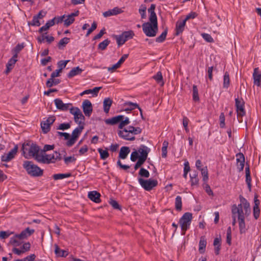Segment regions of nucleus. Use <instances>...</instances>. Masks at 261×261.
Listing matches in <instances>:
<instances>
[{
    "instance_id": "nucleus-1",
    "label": "nucleus",
    "mask_w": 261,
    "mask_h": 261,
    "mask_svg": "<svg viewBox=\"0 0 261 261\" xmlns=\"http://www.w3.org/2000/svg\"><path fill=\"white\" fill-rule=\"evenodd\" d=\"M239 199L240 203L238 205L233 204L231 206L232 224L234 225L237 219L240 232L244 233L247 230L245 218L250 215L251 209L250 203L243 196L240 195Z\"/></svg>"
},
{
    "instance_id": "nucleus-2",
    "label": "nucleus",
    "mask_w": 261,
    "mask_h": 261,
    "mask_svg": "<svg viewBox=\"0 0 261 261\" xmlns=\"http://www.w3.org/2000/svg\"><path fill=\"white\" fill-rule=\"evenodd\" d=\"M142 132V129L139 127H135L129 126L122 130L118 131V135L119 137L125 140L134 141L135 140V135L140 134Z\"/></svg>"
},
{
    "instance_id": "nucleus-3",
    "label": "nucleus",
    "mask_w": 261,
    "mask_h": 261,
    "mask_svg": "<svg viewBox=\"0 0 261 261\" xmlns=\"http://www.w3.org/2000/svg\"><path fill=\"white\" fill-rule=\"evenodd\" d=\"M23 167L25 169L27 173L31 176L38 177L43 175V170L37 165H35L32 161H24L23 164Z\"/></svg>"
},
{
    "instance_id": "nucleus-4",
    "label": "nucleus",
    "mask_w": 261,
    "mask_h": 261,
    "mask_svg": "<svg viewBox=\"0 0 261 261\" xmlns=\"http://www.w3.org/2000/svg\"><path fill=\"white\" fill-rule=\"evenodd\" d=\"M22 150L25 158L33 157L40 151V147L36 144L32 142L24 143L22 146Z\"/></svg>"
},
{
    "instance_id": "nucleus-5",
    "label": "nucleus",
    "mask_w": 261,
    "mask_h": 261,
    "mask_svg": "<svg viewBox=\"0 0 261 261\" xmlns=\"http://www.w3.org/2000/svg\"><path fill=\"white\" fill-rule=\"evenodd\" d=\"M142 29L144 34L148 37L155 36L158 31V20L150 21L142 24Z\"/></svg>"
},
{
    "instance_id": "nucleus-6",
    "label": "nucleus",
    "mask_w": 261,
    "mask_h": 261,
    "mask_svg": "<svg viewBox=\"0 0 261 261\" xmlns=\"http://www.w3.org/2000/svg\"><path fill=\"white\" fill-rule=\"evenodd\" d=\"M135 36L134 32L132 30L123 32L121 35H113V37L116 40L119 46L123 45L126 41L132 39Z\"/></svg>"
},
{
    "instance_id": "nucleus-7",
    "label": "nucleus",
    "mask_w": 261,
    "mask_h": 261,
    "mask_svg": "<svg viewBox=\"0 0 261 261\" xmlns=\"http://www.w3.org/2000/svg\"><path fill=\"white\" fill-rule=\"evenodd\" d=\"M192 219V214L189 212L185 213L179 220V224L184 235L186 230L189 228Z\"/></svg>"
},
{
    "instance_id": "nucleus-8",
    "label": "nucleus",
    "mask_w": 261,
    "mask_h": 261,
    "mask_svg": "<svg viewBox=\"0 0 261 261\" xmlns=\"http://www.w3.org/2000/svg\"><path fill=\"white\" fill-rule=\"evenodd\" d=\"M138 181L140 185L146 191H150L154 187L158 185V181L156 179H144L142 178L138 179Z\"/></svg>"
},
{
    "instance_id": "nucleus-9",
    "label": "nucleus",
    "mask_w": 261,
    "mask_h": 261,
    "mask_svg": "<svg viewBox=\"0 0 261 261\" xmlns=\"http://www.w3.org/2000/svg\"><path fill=\"white\" fill-rule=\"evenodd\" d=\"M84 129V125H79V127L75 128L71 135V138L66 142L67 146H72L76 142L77 138L81 134L83 129Z\"/></svg>"
},
{
    "instance_id": "nucleus-10",
    "label": "nucleus",
    "mask_w": 261,
    "mask_h": 261,
    "mask_svg": "<svg viewBox=\"0 0 261 261\" xmlns=\"http://www.w3.org/2000/svg\"><path fill=\"white\" fill-rule=\"evenodd\" d=\"M235 106L238 116H243L245 114L244 110V101L241 98L238 97L235 98Z\"/></svg>"
},
{
    "instance_id": "nucleus-11",
    "label": "nucleus",
    "mask_w": 261,
    "mask_h": 261,
    "mask_svg": "<svg viewBox=\"0 0 261 261\" xmlns=\"http://www.w3.org/2000/svg\"><path fill=\"white\" fill-rule=\"evenodd\" d=\"M82 108L85 115L89 117L93 111L92 105L90 100L88 99L84 100L82 103Z\"/></svg>"
},
{
    "instance_id": "nucleus-12",
    "label": "nucleus",
    "mask_w": 261,
    "mask_h": 261,
    "mask_svg": "<svg viewBox=\"0 0 261 261\" xmlns=\"http://www.w3.org/2000/svg\"><path fill=\"white\" fill-rule=\"evenodd\" d=\"M257 198V195H255L254 197V205L253 207V217L255 220H257L260 215V209L259 207L260 201Z\"/></svg>"
},
{
    "instance_id": "nucleus-13",
    "label": "nucleus",
    "mask_w": 261,
    "mask_h": 261,
    "mask_svg": "<svg viewBox=\"0 0 261 261\" xmlns=\"http://www.w3.org/2000/svg\"><path fill=\"white\" fill-rule=\"evenodd\" d=\"M18 147L15 146L7 154H5L1 157L3 162H9L13 159L17 152Z\"/></svg>"
},
{
    "instance_id": "nucleus-14",
    "label": "nucleus",
    "mask_w": 261,
    "mask_h": 261,
    "mask_svg": "<svg viewBox=\"0 0 261 261\" xmlns=\"http://www.w3.org/2000/svg\"><path fill=\"white\" fill-rule=\"evenodd\" d=\"M34 232V229H30L29 227H27L24 230L22 231L20 233L16 234L15 238H17L19 240H23L31 236Z\"/></svg>"
},
{
    "instance_id": "nucleus-15",
    "label": "nucleus",
    "mask_w": 261,
    "mask_h": 261,
    "mask_svg": "<svg viewBox=\"0 0 261 261\" xmlns=\"http://www.w3.org/2000/svg\"><path fill=\"white\" fill-rule=\"evenodd\" d=\"M55 104L57 108L62 111H67L69 109V107L71 106V103H64L63 101L57 98L54 100Z\"/></svg>"
},
{
    "instance_id": "nucleus-16",
    "label": "nucleus",
    "mask_w": 261,
    "mask_h": 261,
    "mask_svg": "<svg viewBox=\"0 0 261 261\" xmlns=\"http://www.w3.org/2000/svg\"><path fill=\"white\" fill-rule=\"evenodd\" d=\"M137 151L141 154L139 158L146 161L150 149L144 145H141Z\"/></svg>"
},
{
    "instance_id": "nucleus-17",
    "label": "nucleus",
    "mask_w": 261,
    "mask_h": 261,
    "mask_svg": "<svg viewBox=\"0 0 261 261\" xmlns=\"http://www.w3.org/2000/svg\"><path fill=\"white\" fill-rule=\"evenodd\" d=\"M123 12L121 8L115 7L112 9H110L103 13V16L105 17H108L111 16L116 15Z\"/></svg>"
},
{
    "instance_id": "nucleus-18",
    "label": "nucleus",
    "mask_w": 261,
    "mask_h": 261,
    "mask_svg": "<svg viewBox=\"0 0 261 261\" xmlns=\"http://www.w3.org/2000/svg\"><path fill=\"white\" fill-rule=\"evenodd\" d=\"M253 77L254 84L257 86H260L261 82V72L259 71L258 68H254L253 73Z\"/></svg>"
},
{
    "instance_id": "nucleus-19",
    "label": "nucleus",
    "mask_w": 261,
    "mask_h": 261,
    "mask_svg": "<svg viewBox=\"0 0 261 261\" xmlns=\"http://www.w3.org/2000/svg\"><path fill=\"white\" fill-rule=\"evenodd\" d=\"M186 21L184 19L182 20H178L176 23V32L175 35L178 36L181 34L184 30L185 27L186 25Z\"/></svg>"
},
{
    "instance_id": "nucleus-20",
    "label": "nucleus",
    "mask_w": 261,
    "mask_h": 261,
    "mask_svg": "<svg viewBox=\"0 0 261 261\" xmlns=\"http://www.w3.org/2000/svg\"><path fill=\"white\" fill-rule=\"evenodd\" d=\"M237 164L238 165L239 171L243 170L244 167L245 157L243 153H239L236 154Z\"/></svg>"
},
{
    "instance_id": "nucleus-21",
    "label": "nucleus",
    "mask_w": 261,
    "mask_h": 261,
    "mask_svg": "<svg viewBox=\"0 0 261 261\" xmlns=\"http://www.w3.org/2000/svg\"><path fill=\"white\" fill-rule=\"evenodd\" d=\"M124 118V117L123 115H118L112 118L106 119L105 122L107 124L114 125L118 122L120 123L121 121Z\"/></svg>"
},
{
    "instance_id": "nucleus-22",
    "label": "nucleus",
    "mask_w": 261,
    "mask_h": 261,
    "mask_svg": "<svg viewBox=\"0 0 261 261\" xmlns=\"http://www.w3.org/2000/svg\"><path fill=\"white\" fill-rule=\"evenodd\" d=\"M88 198L95 203H99L100 201V194L97 191H93L88 193Z\"/></svg>"
},
{
    "instance_id": "nucleus-23",
    "label": "nucleus",
    "mask_w": 261,
    "mask_h": 261,
    "mask_svg": "<svg viewBox=\"0 0 261 261\" xmlns=\"http://www.w3.org/2000/svg\"><path fill=\"white\" fill-rule=\"evenodd\" d=\"M33 158L38 163L45 164V162H48L47 159H45L44 157V152L41 150L40 151H39L38 153H37Z\"/></svg>"
},
{
    "instance_id": "nucleus-24",
    "label": "nucleus",
    "mask_w": 261,
    "mask_h": 261,
    "mask_svg": "<svg viewBox=\"0 0 261 261\" xmlns=\"http://www.w3.org/2000/svg\"><path fill=\"white\" fill-rule=\"evenodd\" d=\"M155 9V5L151 4L150 8L148 9V12L150 14L149 20V21H154L157 20V16L154 12Z\"/></svg>"
},
{
    "instance_id": "nucleus-25",
    "label": "nucleus",
    "mask_w": 261,
    "mask_h": 261,
    "mask_svg": "<svg viewBox=\"0 0 261 261\" xmlns=\"http://www.w3.org/2000/svg\"><path fill=\"white\" fill-rule=\"evenodd\" d=\"M83 70L79 66L74 67L68 73L67 76L68 78H72L75 75L81 74Z\"/></svg>"
},
{
    "instance_id": "nucleus-26",
    "label": "nucleus",
    "mask_w": 261,
    "mask_h": 261,
    "mask_svg": "<svg viewBox=\"0 0 261 261\" xmlns=\"http://www.w3.org/2000/svg\"><path fill=\"white\" fill-rule=\"evenodd\" d=\"M130 152V149L128 147L123 146L120 148L119 158L121 159H125L127 156V155Z\"/></svg>"
},
{
    "instance_id": "nucleus-27",
    "label": "nucleus",
    "mask_w": 261,
    "mask_h": 261,
    "mask_svg": "<svg viewBox=\"0 0 261 261\" xmlns=\"http://www.w3.org/2000/svg\"><path fill=\"white\" fill-rule=\"evenodd\" d=\"M221 238L220 237L216 238L214 241L213 245L215 246V253L216 255L219 254L220 250Z\"/></svg>"
},
{
    "instance_id": "nucleus-28",
    "label": "nucleus",
    "mask_w": 261,
    "mask_h": 261,
    "mask_svg": "<svg viewBox=\"0 0 261 261\" xmlns=\"http://www.w3.org/2000/svg\"><path fill=\"white\" fill-rule=\"evenodd\" d=\"M124 106L125 107L124 109L125 111H131L137 109V107H138V105L137 103L127 101L124 103Z\"/></svg>"
},
{
    "instance_id": "nucleus-29",
    "label": "nucleus",
    "mask_w": 261,
    "mask_h": 261,
    "mask_svg": "<svg viewBox=\"0 0 261 261\" xmlns=\"http://www.w3.org/2000/svg\"><path fill=\"white\" fill-rule=\"evenodd\" d=\"M74 119L75 122L80 125L84 122L85 118V116L80 110L78 113H75V115L74 116Z\"/></svg>"
},
{
    "instance_id": "nucleus-30",
    "label": "nucleus",
    "mask_w": 261,
    "mask_h": 261,
    "mask_svg": "<svg viewBox=\"0 0 261 261\" xmlns=\"http://www.w3.org/2000/svg\"><path fill=\"white\" fill-rule=\"evenodd\" d=\"M55 252L56 255L59 257H66L68 255L67 251L61 249L57 245H55Z\"/></svg>"
},
{
    "instance_id": "nucleus-31",
    "label": "nucleus",
    "mask_w": 261,
    "mask_h": 261,
    "mask_svg": "<svg viewBox=\"0 0 261 261\" xmlns=\"http://www.w3.org/2000/svg\"><path fill=\"white\" fill-rule=\"evenodd\" d=\"M112 103V100L110 98H107L103 101V110L106 113H108L110 110Z\"/></svg>"
},
{
    "instance_id": "nucleus-32",
    "label": "nucleus",
    "mask_w": 261,
    "mask_h": 261,
    "mask_svg": "<svg viewBox=\"0 0 261 261\" xmlns=\"http://www.w3.org/2000/svg\"><path fill=\"white\" fill-rule=\"evenodd\" d=\"M206 245V241L203 237H201L199 243V251L200 253H203Z\"/></svg>"
},
{
    "instance_id": "nucleus-33",
    "label": "nucleus",
    "mask_w": 261,
    "mask_h": 261,
    "mask_svg": "<svg viewBox=\"0 0 261 261\" xmlns=\"http://www.w3.org/2000/svg\"><path fill=\"white\" fill-rule=\"evenodd\" d=\"M60 82L61 81L59 79H56L50 77V78L47 81L46 85L47 87L50 88L53 86L59 84Z\"/></svg>"
},
{
    "instance_id": "nucleus-34",
    "label": "nucleus",
    "mask_w": 261,
    "mask_h": 261,
    "mask_svg": "<svg viewBox=\"0 0 261 261\" xmlns=\"http://www.w3.org/2000/svg\"><path fill=\"white\" fill-rule=\"evenodd\" d=\"M24 45L23 43L18 44L12 50L13 56L14 58H17L18 54L24 48Z\"/></svg>"
},
{
    "instance_id": "nucleus-35",
    "label": "nucleus",
    "mask_w": 261,
    "mask_h": 261,
    "mask_svg": "<svg viewBox=\"0 0 261 261\" xmlns=\"http://www.w3.org/2000/svg\"><path fill=\"white\" fill-rule=\"evenodd\" d=\"M168 32V29L166 28L164 32L157 38H156L155 41L158 43H162L165 41L166 38V36Z\"/></svg>"
},
{
    "instance_id": "nucleus-36",
    "label": "nucleus",
    "mask_w": 261,
    "mask_h": 261,
    "mask_svg": "<svg viewBox=\"0 0 261 261\" xmlns=\"http://www.w3.org/2000/svg\"><path fill=\"white\" fill-rule=\"evenodd\" d=\"M97 150L100 154L101 159L105 160L109 156L108 148H106V150H103L101 148H98Z\"/></svg>"
},
{
    "instance_id": "nucleus-37",
    "label": "nucleus",
    "mask_w": 261,
    "mask_h": 261,
    "mask_svg": "<svg viewBox=\"0 0 261 261\" xmlns=\"http://www.w3.org/2000/svg\"><path fill=\"white\" fill-rule=\"evenodd\" d=\"M175 208L178 211H180L182 208V201L181 197L177 196L175 198Z\"/></svg>"
},
{
    "instance_id": "nucleus-38",
    "label": "nucleus",
    "mask_w": 261,
    "mask_h": 261,
    "mask_svg": "<svg viewBox=\"0 0 261 261\" xmlns=\"http://www.w3.org/2000/svg\"><path fill=\"white\" fill-rule=\"evenodd\" d=\"M70 173H60L55 174L53 175V178L55 180L62 179L65 178H67L71 176Z\"/></svg>"
},
{
    "instance_id": "nucleus-39",
    "label": "nucleus",
    "mask_w": 261,
    "mask_h": 261,
    "mask_svg": "<svg viewBox=\"0 0 261 261\" xmlns=\"http://www.w3.org/2000/svg\"><path fill=\"white\" fill-rule=\"evenodd\" d=\"M110 41L108 39H105L102 42H100L98 45V49L101 50H105L108 45L110 44Z\"/></svg>"
},
{
    "instance_id": "nucleus-40",
    "label": "nucleus",
    "mask_w": 261,
    "mask_h": 261,
    "mask_svg": "<svg viewBox=\"0 0 261 261\" xmlns=\"http://www.w3.org/2000/svg\"><path fill=\"white\" fill-rule=\"evenodd\" d=\"M153 78L156 81L157 83H162V86L164 84V83L163 81L162 74L161 71H158L157 73L153 76Z\"/></svg>"
},
{
    "instance_id": "nucleus-41",
    "label": "nucleus",
    "mask_w": 261,
    "mask_h": 261,
    "mask_svg": "<svg viewBox=\"0 0 261 261\" xmlns=\"http://www.w3.org/2000/svg\"><path fill=\"white\" fill-rule=\"evenodd\" d=\"M41 127L42 132L44 134L47 133L50 129V125L48 123L45 122L44 121L41 123Z\"/></svg>"
},
{
    "instance_id": "nucleus-42",
    "label": "nucleus",
    "mask_w": 261,
    "mask_h": 261,
    "mask_svg": "<svg viewBox=\"0 0 261 261\" xmlns=\"http://www.w3.org/2000/svg\"><path fill=\"white\" fill-rule=\"evenodd\" d=\"M130 123L129 119L128 117H125V119H122L118 125V128L121 130L123 129L124 127Z\"/></svg>"
},
{
    "instance_id": "nucleus-43",
    "label": "nucleus",
    "mask_w": 261,
    "mask_h": 261,
    "mask_svg": "<svg viewBox=\"0 0 261 261\" xmlns=\"http://www.w3.org/2000/svg\"><path fill=\"white\" fill-rule=\"evenodd\" d=\"M199 171H200L201 172V174L203 177V180L204 182L206 181L208 178L207 167L205 166V167H203Z\"/></svg>"
},
{
    "instance_id": "nucleus-44",
    "label": "nucleus",
    "mask_w": 261,
    "mask_h": 261,
    "mask_svg": "<svg viewBox=\"0 0 261 261\" xmlns=\"http://www.w3.org/2000/svg\"><path fill=\"white\" fill-rule=\"evenodd\" d=\"M193 99L195 101H198L199 100L198 89L196 85L193 86Z\"/></svg>"
},
{
    "instance_id": "nucleus-45",
    "label": "nucleus",
    "mask_w": 261,
    "mask_h": 261,
    "mask_svg": "<svg viewBox=\"0 0 261 261\" xmlns=\"http://www.w3.org/2000/svg\"><path fill=\"white\" fill-rule=\"evenodd\" d=\"M168 145V142L166 141H164L163 143V147L162 148V156L163 158H166L167 154V147Z\"/></svg>"
},
{
    "instance_id": "nucleus-46",
    "label": "nucleus",
    "mask_w": 261,
    "mask_h": 261,
    "mask_svg": "<svg viewBox=\"0 0 261 261\" xmlns=\"http://www.w3.org/2000/svg\"><path fill=\"white\" fill-rule=\"evenodd\" d=\"M69 38L67 37H64L61 39L58 43V47L61 49L62 48V47H64L67 44L69 43Z\"/></svg>"
},
{
    "instance_id": "nucleus-47",
    "label": "nucleus",
    "mask_w": 261,
    "mask_h": 261,
    "mask_svg": "<svg viewBox=\"0 0 261 261\" xmlns=\"http://www.w3.org/2000/svg\"><path fill=\"white\" fill-rule=\"evenodd\" d=\"M28 25L38 27L40 25V22L39 21V19L37 17H36L35 15H34L33 17L32 21L31 22H28Z\"/></svg>"
},
{
    "instance_id": "nucleus-48",
    "label": "nucleus",
    "mask_w": 261,
    "mask_h": 261,
    "mask_svg": "<svg viewBox=\"0 0 261 261\" xmlns=\"http://www.w3.org/2000/svg\"><path fill=\"white\" fill-rule=\"evenodd\" d=\"M74 18H73L70 15H68L67 18L64 20V25L66 27L71 24L74 21Z\"/></svg>"
},
{
    "instance_id": "nucleus-49",
    "label": "nucleus",
    "mask_w": 261,
    "mask_h": 261,
    "mask_svg": "<svg viewBox=\"0 0 261 261\" xmlns=\"http://www.w3.org/2000/svg\"><path fill=\"white\" fill-rule=\"evenodd\" d=\"M146 7L145 5H142L139 9V12L142 19H145L146 17Z\"/></svg>"
},
{
    "instance_id": "nucleus-50",
    "label": "nucleus",
    "mask_w": 261,
    "mask_h": 261,
    "mask_svg": "<svg viewBox=\"0 0 261 261\" xmlns=\"http://www.w3.org/2000/svg\"><path fill=\"white\" fill-rule=\"evenodd\" d=\"M69 62V60H61L58 62V66L59 68V70L61 71L63 69H64L67 64Z\"/></svg>"
},
{
    "instance_id": "nucleus-51",
    "label": "nucleus",
    "mask_w": 261,
    "mask_h": 261,
    "mask_svg": "<svg viewBox=\"0 0 261 261\" xmlns=\"http://www.w3.org/2000/svg\"><path fill=\"white\" fill-rule=\"evenodd\" d=\"M139 174L141 177H144L146 178L149 177L150 175L148 171L143 168H141L140 169Z\"/></svg>"
},
{
    "instance_id": "nucleus-52",
    "label": "nucleus",
    "mask_w": 261,
    "mask_h": 261,
    "mask_svg": "<svg viewBox=\"0 0 261 261\" xmlns=\"http://www.w3.org/2000/svg\"><path fill=\"white\" fill-rule=\"evenodd\" d=\"M12 233H13V232H10L9 231H0V239H5L8 238Z\"/></svg>"
},
{
    "instance_id": "nucleus-53",
    "label": "nucleus",
    "mask_w": 261,
    "mask_h": 261,
    "mask_svg": "<svg viewBox=\"0 0 261 261\" xmlns=\"http://www.w3.org/2000/svg\"><path fill=\"white\" fill-rule=\"evenodd\" d=\"M201 36L202 38L207 42L211 43L214 42L213 38L210 34L206 33H202Z\"/></svg>"
},
{
    "instance_id": "nucleus-54",
    "label": "nucleus",
    "mask_w": 261,
    "mask_h": 261,
    "mask_svg": "<svg viewBox=\"0 0 261 261\" xmlns=\"http://www.w3.org/2000/svg\"><path fill=\"white\" fill-rule=\"evenodd\" d=\"M70 127V124L69 123H61L59 125V126L57 127V129L60 130H65L68 129Z\"/></svg>"
},
{
    "instance_id": "nucleus-55",
    "label": "nucleus",
    "mask_w": 261,
    "mask_h": 261,
    "mask_svg": "<svg viewBox=\"0 0 261 261\" xmlns=\"http://www.w3.org/2000/svg\"><path fill=\"white\" fill-rule=\"evenodd\" d=\"M139 157L138 152L137 150H135L132 152L130 160L133 162H135L137 159L139 160Z\"/></svg>"
},
{
    "instance_id": "nucleus-56",
    "label": "nucleus",
    "mask_w": 261,
    "mask_h": 261,
    "mask_svg": "<svg viewBox=\"0 0 261 261\" xmlns=\"http://www.w3.org/2000/svg\"><path fill=\"white\" fill-rule=\"evenodd\" d=\"M220 126L221 128H224L225 126V116L223 113H221L219 116Z\"/></svg>"
},
{
    "instance_id": "nucleus-57",
    "label": "nucleus",
    "mask_w": 261,
    "mask_h": 261,
    "mask_svg": "<svg viewBox=\"0 0 261 261\" xmlns=\"http://www.w3.org/2000/svg\"><path fill=\"white\" fill-rule=\"evenodd\" d=\"M21 250L23 251V252H27L30 250L31 244L29 242L25 243L23 244L21 247Z\"/></svg>"
},
{
    "instance_id": "nucleus-58",
    "label": "nucleus",
    "mask_w": 261,
    "mask_h": 261,
    "mask_svg": "<svg viewBox=\"0 0 261 261\" xmlns=\"http://www.w3.org/2000/svg\"><path fill=\"white\" fill-rule=\"evenodd\" d=\"M110 204L113 206V207L115 209H120V206L118 203L115 200L110 199L109 201Z\"/></svg>"
},
{
    "instance_id": "nucleus-59",
    "label": "nucleus",
    "mask_w": 261,
    "mask_h": 261,
    "mask_svg": "<svg viewBox=\"0 0 261 261\" xmlns=\"http://www.w3.org/2000/svg\"><path fill=\"white\" fill-rule=\"evenodd\" d=\"M65 17V15H64L62 16L55 17L52 20H54V22H55V23H59L64 21V19Z\"/></svg>"
},
{
    "instance_id": "nucleus-60",
    "label": "nucleus",
    "mask_w": 261,
    "mask_h": 261,
    "mask_svg": "<svg viewBox=\"0 0 261 261\" xmlns=\"http://www.w3.org/2000/svg\"><path fill=\"white\" fill-rule=\"evenodd\" d=\"M246 182L249 191L251 190V177L250 175H246Z\"/></svg>"
},
{
    "instance_id": "nucleus-61",
    "label": "nucleus",
    "mask_w": 261,
    "mask_h": 261,
    "mask_svg": "<svg viewBox=\"0 0 261 261\" xmlns=\"http://www.w3.org/2000/svg\"><path fill=\"white\" fill-rule=\"evenodd\" d=\"M97 28V23L96 22L94 21L91 28L88 30L87 33L86 34V36H89L93 31H94Z\"/></svg>"
},
{
    "instance_id": "nucleus-62",
    "label": "nucleus",
    "mask_w": 261,
    "mask_h": 261,
    "mask_svg": "<svg viewBox=\"0 0 261 261\" xmlns=\"http://www.w3.org/2000/svg\"><path fill=\"white\" fill-rule=\"evenodd\" d=\"M65 163L68 165L70 163L73 162L76 160L74 156L64 157V158Z\"/></svg>"
},
{
    "instance_id": "nucleus-63",
    "label": "nucleus",
    "mask_w": 261,
    "mask_h": 261,
    "mask_svg": "<svg viewBox=\"0 0 261 261\" xmlns=\"http://www.w3.org/2000/svg\"><path fill=\"white\" fill-rule=\"evenodd\" d=\"M17 58H14V56L11 58L9 61H8V63L7 64V66H10V67H12V66H13L15 63L17 62Z\"/></svg>"
},
{
    "instance_id": "nucleus-64",
    "label": "nucleus",
    "mask_w": 261,
    "mask_h": 261,
    "mask_svg": "<svg viewBox=\"0 0 261 261\" xmlns=\"http://www.w3.org/2000/svg\"><path fill=\"white\" fill-rule=\"evenodd\" d=\"M190 181L192 186H197L199 184V178L193 177L190 178Z\"/></svg>"
}]
</instances>
